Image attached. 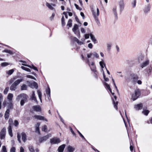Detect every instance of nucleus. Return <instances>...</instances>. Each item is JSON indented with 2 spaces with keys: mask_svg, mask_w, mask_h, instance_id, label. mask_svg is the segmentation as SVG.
I'll return each instance as SVG.
<instances>
[{
  "mask_svg": "<svg viewBox=\"0 0 152 152\" xmlns=\"http://www.w3.org/2000/svg\"><path fill=\"white\" fill-rule=\"evenodd\" d=\"M33 109L37 112H39L41 111V108L39 105L34 106L33 107Z\"/></svg>",
  "mask_w": 152,
  "mask_h": 152,
  "instance_id": "nucleus-18",
  "label": "nucleus"
},
{
  "mask_svg": "<svg viewBox=\"0 0 152 152\" xmlns=\"http://www.w3.org/2000/svg\"><path fill=\"white\" fill-rule=\"evenodd\" d=\"M27 77L31 78L32 79H35V78L34 77H33L32 76L30 75H27L26 76Z\"/></svg>",
  "mask_w": 152,
  "mask_h": 152,
  "instance_id": "nucleus-59",
  "label": "nucleus"
},
{
  "mask_svg": "<svg viewBox=\"0 0 152 152\" xmlns=\"http://www.w3.org/2000/svg\"><path fill=\"white\" fill-rule=\"evenodd\" d=\"M47 129V126L46 125L44 126L42 128V130L44 132H46Z\"/></svg>",
  "mask_w": 152,
  "mask_h": 152,
  "instance_id": "nucleus-51",
  "label": "nucleus"
},
{
  "mask_svg": "<svg viewBox=\"0 0 152 152\" xmlns=\"http://www.w3.org/2000/svg\"><path fill=\"white\" fill-rule=\"evenodd\" d=\"M2 52H5L7 53H8L11 55H12L13 54V52L12 51L7 49H5L4 50H3L2 51Z\"/></svg>",
  "mask_w": 152,
  "mask_h": 152,
  "instance_id": "nucleus-27",
  "label": "nucleus"
},
{
  "mask_svg": "<svg viewBox=\"0 0 152 152\" xmlns=\"http://www.w3.org/2000/svg\"><path fill=\"white\" fill-rule=\"evenodd\" d=\"M75 6L76 8L78 10H82V8L79 7V6L77 4H75Z\"/></svg>",
  "mask_w": 152,
  "mask_h": 152,
  "instance_id": "nucleus-58",
  "label": "nucleus"
},
{
  "mask_svg": "<svg viewBox=\"0 0 152 152\" xmlns=\"http://www.w3.org/2000/svg\"><path fill=\"white\" fill-rule=\"evenodd\" d=\"M104 85L105 86L107 89L110 91V92H111V89L110 88L109 85L107 84V83H105Z\"/></svg>",
  "mask_w": 152,
  "mask_h": 152,
  "instance_id": "nucleus-38",
  "label": "nucleus"
},
{
  "mask_svg": "<svg viewBox=\"0 0 152 152\" xmlns=\"http://www.w3.org/2000/svg\"><path fill=\"white\" fill-rule=\"evenodd\" d=\"M46 93L48 95V96L50 97V91L49 87H48L46 90Z\"/></svg>",
  "mask_w": 152,
  "mask_h": 152,
  "instance_id": "nucleus-34",
  "label": "nucleus"
},
{
  "mask_svg": "<svg viewBox=\"0 0 152 152\" xmlns=\"http://www.w3.org/2000/svg\"><path fill=\"white\" fill-rule=\"evenodd\" d=\"M72 20L71 19H69L67 25L69 26V27H71L72 26Z\"/></svg>",
  "mask_w": 152,
  "mask_h": 152,
  "instance_id": "nucleus-39",
  "label": "nucleus"
},
{
  "mask_svg": "<svg viewBox=\"0 0 152 152\" xmlns=\"http://www.w3.org/2000/svg\"><path fill=\"white\" fill-rule=\"evenodd\" d=\"M136 0H134L132 3V7H134L136 6Z\"/></svg>",
  "mask_w": 152,
  "mask_h": 152,
  "instance_id": "nucleus-55",
  "label": "nucleus"
},
{
  "mask_svg": "<svg viewBox=\"0 0 152 152\" xmlns=\"http://www.w3.org/2000/svg\"><path fill=\"white\" fill-rule=\"evenodd\" d=\"M140 94V92L139 89H136L134 91V93L132 95V99L133 101L136 100L139 97Z\"/></svg>",
  "mask_w": 152,
  "mask_h": 152,
  "instance_id": "nucleus-2",
  "label": "nucleus"
},
{
  "mask_svg": "<svg viewBox=\"0 0 152 152\" xmlns=\"http://www.w3.org/2000/svg\"><path fill=\"white\" fill-rule=\"evenodd\" d=\"M32 94L31 97V99L32 100H34V101L36 102L37 103H38L37 100V99L36 97L35 96V92L34 91H32Z\"/></svg>",
  "mask_w": 152,
  "mask_h": 152,
  "instance_id": "nucleus-13",
  "label": "nucleus"
},
{
  "mask_svg": "<svg viewBox=\"0 0 152 152\" xmlns=\"http://www.w3.org/2000/svg\"><path fill=\"white\" fill-rule=\"evenodd\" d=\"M13 97V94L11 93H9L7 96V99L10 102V104L9 105V108H12V99Z\"/></svg>",
  "mask_w": 152,
  "mask_h": 152,
  "instance_id": "nucleus-3",
  "label": "nucleus"
},
{
  "mask_svg": "<svg viewBox=\"0 0 152 152\" xmlns=\"http://www.w3.org/2000/svg\"><path fill=\"white\" fill-rule=\"evenodd\" d=\"M37 92L38 93V95L39 98L40 100V101L41 102H42V94L41 92L39 90H38L37 91Z\"/></svg>",
  "mask_w": 152,
  "mask_h": 152,
  "instance_id": "nucleus-26",
  "label": "nucleus"
},
{
  "mask_svg": "<svg viewBox=\"0 0 152 152\" xmlns=\"http://www.w3.org/2000/svg\"><path fill=\"white\" fill-rule=\"evenodd\" d=\"M21 68L24 70H25L27 71H28V72H31V70L30 69L28 68H26V67H25L24 66H22L21 67Z\"/></svg>",
  "mask_w": 152,
  "mask_h": 152,
  "instance_id": "nucleus-40",
  "label": "nucleus"
},
{
  "mask_svg": "<svg viewBox=\"0 0 152 152\" xmlns=\"http://www.w3.org/2000/svg\"><path fill=\"white\" fill-rule=\"evenodd\" d=\"M23 79H18L16 80L13 83L17 86L21 82L23 81Z\"/></svg>",
  "mask_w": 152,
  "mask_h": 152,
  "instance_id": "nucleus-24",
  "label": "nucleus"
},
{
  "mask_svg": "<svg viewBox=\"0 0 152 152\" xmlns=\"http://www.w3.org/2000/svg\"><path fill=\"white\" fill-rule=\"evenodd\" d=\"M98 72L96 71V72H94V76L96 79L98 78Z\"/></svg>",
  "mask_w": 152,
  "mask_h": 152,
  "instance_id": "nucleus-52",
  "label": "nucleus"
},
{
  "mask_svg": "<svg viewBox=\"0 0 152 152\" xmlns=\"http://www.w3.org/2000/svg\"><path fill=\"white\" fill-rule=\"evenodd\" d=\"M34 117L38 120L42 121L45 120L48 121V120L46 118H45L44 117L41 115H35L34 116Z\"/></svg>",
  "mask_w": 152,
  "mask_h": 152,
  "instance_id": "nucleus-9",
  "label": "nucleus"
},
{
  "mask_svg": "<svg viewBox=\"0 0 152 152\" xmlns=\"http://www.w3.org/2000/svg\"><path fill=\"white\" fill-rule=\"evenodd\" d=\"M142 113L145 115H147L149 113V111L148 110H143Z\"/></svg>",
  "mask_w": 152,
  "mask_h": 152,
  "instance_id": "nucleus-44",
  "label": "nucleus"
},
{
  "mask_svg": "<svg viewBox=\"0 0 152 152\" xmlns=\"http://www.w3.org/2000/svg\"><path fill=\"white\" fill-rule=\"evenodd\" d=\"M8 65V64L7 62H3L1 64V66H6Z\"/></svg>",
  "mask_w": 152,
  "mask_h": 152,
  "instance_id": "nucleus-56",
  "label": "nucleus"
},
{
  "mask_svg": "<svg viewBox=\"0 0 152 152\" xmlns=\"http://www.w3.org/2000/svg\"><path fill=\"white\" fill-rule=\"evenodd\" d=\"M113 12L114 13L115 17L117 18V7H114L112 10Z\"/></svg>",
  "mask_w": 152,
  "mask_h": 152,
  "instance_id": "nucleus-22",
  "label": "nucleus"
},
{
  "mask_svg": "<svg viewBox=\"0 0 152 152\" xmlns=\"http://www.w3.org/2000/svg\"><path fill=\"white\" fill-rule=\"evenodd\" d=\"M61 142L60 139L58 138L55 137L50 139V142L52 144H58Z\"/></svg>",
  "mask_w": 152,
  "mask_h": 152,
  "instance_id": "nucleus-8",
  "label": "nucleus"
},
{
  "mask_svg": "<svg viewBox=\"0 0 152 152\" xmlns=\"http://www.w3.org/2000/svg\"><path fill=\"white\" fill-rule=\"evenodd\" d=\"M151 8V5L149 4H148L145 5L143 8L144 13L147 14L148 13L150 10Z\"/></svg>",
  "mask_w": 152,
  "mask_h": 152,
  "instance_id": "nucleus-5",
  "label": "nucleus"
},
{
  "mask_svg": "<svg viewBox=\"0 0 152 152\" xmlns=\"http://www.w3.org/2000/svg\"><path fill=\"white\" fill-rule=\"evenodd\" d=\"M51 134H48L47 135L41 138L40 139V142H42L46 140L47 139L49 138L50 137H51Z\"/></svg>",
  "mask_w": 152,
  "mask_h": 152,
  "instance_id": "nucleus-10",
  "label": "nucleus"
},
{
  "mask_svg": "<svg viewBox=\"0 0 152 152\" xmlns=\"http://www.w3.org/2000/svg\"><path fill=\"white\" fill-rule=\"evenodd\" d=\"M46 5L51 10H54V8L52 6L51 4H50L48 3H47L46 4Z\"/></svg>",
  "mask_w": 152,
  "mask_h": 152,
  "instance_id": "nucleus-35",
  "label": "nucleus"
},
{
  "mask_svg": "<svg viewBox=\"0 0 152 152\" xmlns=\"http://www.w3.org/2000/svg\"><path fill=\"white\" fill-rule=\"evenodd\" d=\"M119 6L121 11H122L124 8V3L123 1H120L119 3Z\"/></svg>",
  "mask_w": 152,
  "mask_h": 152,
  "instance_id": "nucleus-14",
  "label": "nucleus"
},
{
  "mask_svg": "<svg viewBox=\"0 0 152 152\" xmlns=\"http://www.w3.org/2000/svg\"><path fill=\"white\" fill-rule=\"evenodd\" d=\"M90 36L93 42L94 43H96V39L95 37L94 36L91 34H90Z\"/></svg>",
  "mask_w": 152,
  "mask_h": 152,
  "instance_id": "nucleus-29",
  "label": "nucleus"
},
{
  "mask_svg": "<svg viewBox=\"0 0 152 152\" xmlns=\"http://www.w3.org/2000/svg\"><path fill=\"white\" fill-rule=\"evenodd\" d=\"M61 24L63 26L65 25V23L64 21V16H63L62 17L61 19Z\"/></svg>",
  "mask_w": 152,
  "mask_h": 152,
  "instance_id": "nucleus-42",
  "label": "nucleus"
},
{
  "mask_svg": "<svg viewBox=\"0 0 152 152\" xmlns=\"http://www.w3.org/2000/svg\"><path fill=\"white\" fill-rule=\"evenodd\" d=\"M143 106L142 104H138L134 106V108L137 110H141Z\"/></svg>",
  "mask_w": 152,
  "mask_h": 152,
  "instance_id": "nucleus-16",
  "label": "nucleus"
},
{
  "mask_svg": "<svg viewBox=\"0 0 152 152\" xmlns=\"http://www.w3.org/2000/svg\"><path fill=\"white\" fill-rule=\"evenodd\" d=\"M27 86L25 84H23L21 87V90L22 91L26 90L27 89Z\"/></svg>",
  "mask_w": 152,
  "mask_h": 152,
  "instance_id": "nucleus-33",
  "label": "nucleus"
},
{
  "mask_svg": "<svg viewBox=\"0 0 152 152\" xmlns=\"http://www.w3.org/2000/svg\"><path fill=\"white\" fill-rule=\"evenodd\" d=\"M88 47L90 48H92L93 47V45L91 43H90L88 44Z\"/></svg>",
  "mask_w": 152,
  "mask_h": 152,
  "instance_id": "nucleus-60",
  "label": "nucleus"
},
{
  "mask_svg": "<svg viewBox=\"0 0 152 152\" xmlns=\"http://www.w3.org/2000/svg\"><path fill=\"white\" fill-rule=\"evenodd\" d=\"M65 144H63L60 146L58 148V152H63L65 147Z\"/></svg>",
  "mask_w": 152,
  "mask_h": 152,
  "instance_id": "nucleus-17",
  "label": "nucleus"
},
{
  "mask_svg": "<svg viewBox=\"0 0 152 152\" xmlns=\"http://www.w3.org/2000/svg\"><path fill=\"white\" fill-rule=\"evenodd\" d=\"M29 150L31 152H34V150L33 148V147L30 146L29 148Z\"/></svg>",
  "mask_w": 152,
  "mask_h": 152,
  "instance_id": "nucleus-50",
  "label": "nucleus"
},
{
  "mask_svg": "<svg viewBox=\"0 0 152 152\" xmlns=\"http://www.w3.org/2000/svg\"><path fill=\"white\" fill-rule=\"evenodd\" d=\"M144 56L141 55H140L138 57V61L139 62H141L144 59Z\"/></svg>",
  "mask_w": 152,
  "mask_h": 152,
  "instance_id": "nucleus-31",
  "label": "nucleus"
},
{
  "mask_svg": "<svg viewBox=\"0 0 152 152\" xmlns=\"http://www.w3.org/2000/svg\"><path fill=\"white\" fill-rule=\"evenodd\" d=\"M93 55L96 58H98L99 57V55L96 52H94L93 53Z\"/></svg>",
  "mask_w": 152,
  "mask_h": 152,
  "instance_id": "nucleus-49",
  "label": "nucleus"
},
{
  "mask_svg": "<svg viewBox=\"0 0 152 152\" xmlns=\"http://www.w3.org/2000/svg\"><path fill=\"white\" fill-rule=\"evenodd\" d=\"M2 152H7V149L6 147L5 146H2Z\"/></svg>",
  "mask_w": 152,
  "mask_h": 152,
  "instance_id": "nucleus-57",
  "label": "nucleus"
},
{
  "mask_svg": "<svg viewBox=\"0 0 152 152\" xmlns=\"http://www.w3.org/2000/svg\"><path fill=\"white\" fill-rule=\"evenodd\" d=\"M92 12L96 22L97 23H99V21L98 17L99 15V8L97 7L96 10L93 9L92 10Z\"/></svg>",
  "mask_w": 152,
  "mask_h": 152,
  "instance_id": "nucleus-1",
  "label": "nucleus"
},
{
  "mask_svg": "<svg viewBox=\"0 0 152 152\" xmlns=\"http://www.w3.org/2000/svg\"><path fill=\"white\" fill-rule=\"evenodd\" d=\"M107 50L108 51H110L111 49L112 44L110 42H109L107 44Z\"/></svg>",
  "mask_w": 152,
  "mask_h": 152,
  "instance_id": "nucleus-30",
  "label": "nucleus"
},
{
  "mask_svg": "<svg viewBox=\"0 0 152 152\" xmlns=\"http://www.w3.org/2000/svg\"><path fill=\"white\" fill-rule=\"evenodd\" d=\"M10 110L9 109H7L5 112L4 114V118L6 120H7L9 118Z\"/></svg>",
  "mask_w": 152,
  "mask_h": 152,
  "instance_id": "nucleus-15",
  "label": "nucleus"
},
{
  "mask_svg": "<svg viewBox=\"0 0 152 152\" xmlns=\"http://www.w3.org/2000/svg\"><path fill=\"white\" fill-rule=\"evenodd\" d=\"M8 131L9 134L11 137H12L13 136V134L12 131V126H9Z\"/></svg>",
  "mask_w": 152,
  "mask_h": 152,
  "instance_id": "nucleus-25",
  "label": "nucleus"
},
{
  "mask_svg": "<svg viewBox=\"0 0 152 152\" xmlns=\"http://www.w3.org/2000/svg\"><path fill=\"white\" fill-rule=\"evenodd\" d=\"M9 90V88L8 87H7L6 88H5L4 91V94H7Z\"/></svg>",
  "mask_w": 152,
  "mask_h": 152,
  "instance_id": "nucleus-48",
  "label": "nucleus"
},
{
  "mask_svg": "<svg viewBox=\"0 0 152 152\" xmlns=\"http://www.w3.org/2000/svg\"><path fill=\"white\" fill-rule=\"evenodd\" d=\"M67 149L69 152H73L75 150V148L69 145L67 146Z\"/></svg>",
  "mask_w": 152,
  "mask_h": 152,
  "instance_id": "nucleus-20",
  "label": "nucleus"
},
{
  "mask_svg": "<svg viewBox=\"0 0 152 152\" xmlns=\"http://www.w3.org/2000/svg\"><path fill=\"white\" fill-rule=\"evenodd\" d=\"M27 83L28 85V86L32 88H35L37 89L38 88V86L37 83L34 82H31L27 81Z\"/></svg>",
  "mask_w": 152,
  "mask_h": 152,
  "instance_id": "nucleus-6",
  "label": "nucleus"
},
{
  "mask_svg": "<svg viewBox=\"0 0 152 152\" xmlns=\"http://www.w3.org/2000/svg\"><path fill=\"white\" fill-rule=\"evenodd\" d=\"M89 37V34H86L85 35V37L86 39L88 38Z\"/></svg>",
  "mask_w": 152,
  "mask_h": 152,
  "instance_id": "nucleus-63",
  "label": "nucleus"
},
{
  "mask_svg": "<svg viewBox=\"0 0 152 152\" xmlns=\"http://www.w3.org/2000/svg\"><path fill=\"white\" fill-rule=\"evenodd\" d=\"M15 147H13L11 148L10 150V152H15Z\"/></svg>",
  "mask_w": 152,
  "mask_h": 152,
  "instance_id": "nucleus-54",
  "label": "nucleus"
},
{
  "mask_svg": "<svg viewBox=\"0 0 152 152\" xmlns=\"http://www.w3.org/2000/svg\"><path fill=\"white\" fill-rule=\"evenodd\" d=\"M131 79L132 80V83L135 84L137 83V80L139 79L138 77L136 75L132 74L131 75Z\"/></svg>",
  "mask_w": 152,
  "mask_h": 152,
  "instance_id": "nucleus-7",
  "label": "nucleus"
},
{
  "mask_svg": "<svg viewBox=\"0 0 152 152\" xmlns=\"http://www.w3.org/2000/svg\"><path fill=\"white\" fill-rule=\"evenodd\" d=\"M17 137L18 139V140L20 143L21 142L20 138L21 135L19 133H18L17 134Z\"/></svg>",
  "mask_w": 152,
  "mask_h": 152,
  "instance_id": "nucleus-46",
  "label": "nucleus"
},
{
  "mask_svg": "<svg viewBox=\"0 0 152 152\" xmlns=\"http://www.w3.org/2000/svg\"><path fill=\"white\" fill-rule=\"evenodd\" d=\"M9 126H12V125L13 124V122L11 118H10L9 120Z\"/></svg>",
  "mask_w": 152,
  "mask_h": 152,
  "instance_id": "nucleus-41",
  "label": "nucleus"
},
{
  "mask_svg": "<svg viewBox=\"0 0 152 152\" xmlns=\"http://www.w3.org/2000/svg\"><path fill=\"white\" fill-rule=\"evenodd\" d=\"M103 77H104V80L106 81H108V80H109L108 78L107 77H106L104 75H103Z\"/></svg>",
  "mask_w": 152,
  "mask_h": 152,
  "instance_id": "nucleus-61",
  "label": "nucleus"
},
{
  "mask_svg": "<svg viewBox=\"0 0 152 152\" xmlns=\"http://www.w3.org/2000/svg\"><path fill=\"white\" fill-rule=\"evenodd\" d=\"M21 136L22 140L24 142H25L26 140V134L24 132H22L21 133Z\"/></svg>",
  "mask_w": 152,
  "mask_h": 152,
  "instance_id": "nucleus-21",
  "label": "nucleus"
},
{
  "mask_svg": "<svg viewBox=\"0 0 152 152\" xmlns=\"http://www.w3.org/2000/svg\"><path fill=\"white\" fill-rule=\"evenodd\" d=\"M149 63V61L148 59H147L146 60L143 62L141 64L140 66L142 68L144 67L147 66L148 65Z\"/></svg>",
  "mask_w": 152,
  "mask_h": 152,
  "instance_id": "nucleus-12",
  "label": "nucleus"
},
{
  "mask_svg": "<svg viewBox=\"0 0 152 152\" xmlns=\"http://www.w3.org/2000/svg\"><path fill=\"white\" fill-rule=\"evenodd\" d=\"M27 100H21L20 102V105L22 106L24 105L25 102H26Z\"/></svg>",
  "mask_w": 152,
  "mask_h": 152,
  "instance_id": "nucleus-45",
  "label": "nucleus"
},
{
  "mask_svg": "<svg viewBox=\"0 0 152 152\" xmlns=\"http://www.w3.org/2000/svg\"><path fill=\"white\" fill-rule=\"evenodd\" d=\"M28 96L25 94L23 93L18 95L17 97V99L19 100L20 99L24 100H27Z\"/></svg>",
  "mask_w": 152,
  "mask_h": 152,
  "instance_id": "nucleus-4",
  "label": "nucleus"
},
{
  "mask_svg": "<svg viewBox=\"0 0 152 152\" xmlns=\"http://www.w3.org/2000/svg\"><path fill=\"white\" fill-rule=\"evenodd\" d=\"M17 88V86L13 83L10 87V89L12 91H15Z\"/></svg>",
  "mask_w": 152,
  "mask_h": 152,
  "instance_id": "nucleus-28",
  "label": "nucleus"
},
{
  "mask_svg": "<svg viewBox=\"0 0 152 152\" xmlns=\"http://www.w3.org/2000/svg\"><path fill=\"white\" fill-rule=\"evenodd\" d=\"M78 27L77 25H75L74 27L72 28V30L75 34H76V30L78 28Z\"/></svg>",
  "mask_w": 152,
  "mask_h": 152,
  "instance_id": "nucleus-32",
  "label": "nucleus"
},
{
  "mask_svg": "<svg viewBox=\"0 0 152 152\" xmlns=\"http://www.w3.org/2000/svg\"><path fill=\"white\" fill-rule=\"evenodd\" d=\"M22 64L24 66H28L31 68L33 69L34 70H36L37 71H38V69H37V68L36 67H35L34 65H32L31 66L27 65V64Z\"/></svg>",
  "mask_w": 152,
  "mask_h": 152,
  "instance_id": "nucleus-19",
  "label": "nucleus"
},
{
  "mask_svg": "<svg viewBox=\"0 0 152 152\" xmlns=\"http://www.w3.org/2000/svg\"><path fill=\"white\" fill-rule=\"evenodd\" d=\"M113 104L114 105V107L117 110L118 108L117 105L118 103V102L117 101H116V102L113 99Z\"/></svg>",
  "mask_w": 152,
  "mask_h": 152,
  "instance_id": "nucleus-37",
  "label": "nucleus"
},
{
  "mask_svg": "<svg viewBox=\"0 0 152 152\" xmlns=\"http://www.w3.org/2000/svg\"><path fill=\"white\" fill-rule=\"evenodd\" d=\"M77 132L80 135L83 139H85V138H84V136L81 134V133L78 130H77Z\"/></svg>",
  "mask_w": 152,
  "mask_h": 152,
  "instance_id": "nucleus-62",
  "label": "nucleus"
},
{
  "mask_svg": "<svg viewBox=\"0 0 152 152\" xmlns=\"http://www.w3.org/2000/svg\"><path fill=\"white\" fill-rule=\"evenodd\" d=\"M99 63L100 66L102 65H104V66H105V64L104 63V61L103 59L101 61L99 62Z\"/></svg>",
  "mask_w": 152,
  "mask_h": 152,
  "instance_id": "nucleus-43",
  "label": "nucleus"
},
{
  "mask_svg": "<svg viewBox=\"0 0 152 152\" xmlns=\"http://www.w3.org/2000/svg\"><path fill=\"white\" fill-rule=\"evenodd\" d=\"M89 66L90 67V68L91 70L94 72H96V67L95 66H91L90 64Z\"/></svg>",
  "mask_w": 152,
  "mask_h": 152,
  "instance_id": "nucleus-36",
  "label": "nucleus"
},
{
  "mask_svg": "<svg viewBox=\"0 0 152 152\" xmlns=\"http://www.w3.org/2000/svg\"><path fill=\"white\" fill-rule=\"evenodd\" d=\"M80 15L83 17V18L84 19L85 18L83 12H81L80 13Z\"/></svg>",
  "mask_w": 152,
  "mask_h": 152,
  "instance_id": "nucleus-64",
  "label": "nucleus"
},
{
  "mask_svg": "<svg viewBox=\"0 0 152 152\" xmlns=\"http://www.w3.org/2000/svg\"><path fill=\"white\" fill-rule=\"evenodd\" d=\"M6 134V131L5 129H3L1 131L0 133V139L1 140L3 139L4 138Z\"/></svg>",
  "mask_w": 152,
  "mask_h": 152,
  "instance_id": "nucleus-11",
  "label": "nucleus"
},
{
  "mask_svg": "<svg viewBox=\"0 0 152 152\" xmlns=\"http://www.w3.org/2000/svg\"><path fill=\"white\" fill-rule=\"evenodd\" d=\"M19 124V123L18 121L15 120L14 121V125L15 126H17Z\"/></svg>",
  "mask_w": 152,
  "mask_h": 152,
  "instance_id": "nucleus-53",
  "label": "nucleus"
},
{
  "mask_svg": "<svg viewBox=\"0 0 152 152\" xmlns=\"http://www.w3.org/2000/svg\"><path fill=\"white\" fill-rule=\"evenodd\" d=\"M14 70L13 69H12L9 70L7 72V74L8 75H11L12 74V73L14 72Z\"/></svg>",
  "mask_w": 152,
  "mask_h": 152,
  "instance_id": "nucleus-47",
  "label": "nucleus"
},
{
  "mask_svg": "<svg viewBox=\"0 0 152 152\" xmlns=\"http://www.w3.org/2000/svg\"><path fill=\"white\" fill-rule=\"evenodd\" d=\"M92 55H93L92 53H90L88 54H87V63H88V64L89 66H90V61H89L88 58H91V56Z\"/></svg>",
  "mask_w": 152,
  "mask_h": 152,
  "instance_id": "nucleus-23",
  "label": "nucleus"
}]
</instances>
